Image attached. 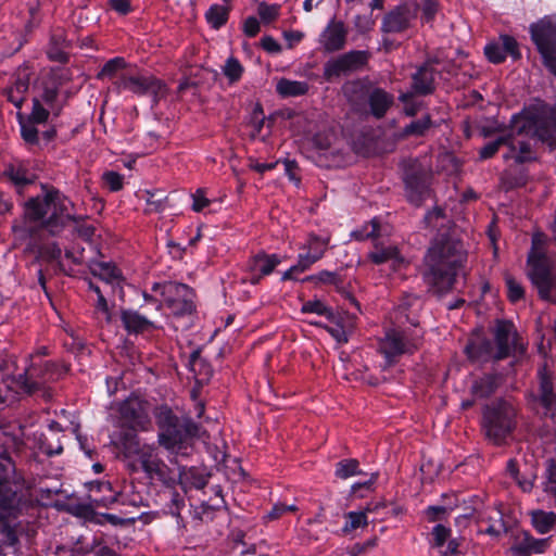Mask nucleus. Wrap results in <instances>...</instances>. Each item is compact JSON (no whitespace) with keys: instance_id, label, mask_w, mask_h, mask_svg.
Masks as SVG:
<instances>
[{"instance_id":"b1692460","label":"nucleus","mask_w":556,"mask_h":556,"mask_svg":"<svg viewBox=\"0 0 556 556\" xmlns=\"http://www.w3.org/2000/svg\"><path fill=\"white\" fill-rule=\"evenodd\" d=\"M540 402L545 409V415L556 419V384L551 372L544 367L539 371Z\"/></svg>"},{"instance_id":"49530a36","label":"nucleus","mask_w":556,"mask_h":556,"mask_svg":"<svg viewBox=\"0 0 556 556\" xmlns=\"http://www.w3.org/2000/svg\"><path fill=\"white\" fill-rule=\"evenodd\" d=\"M505 283L507 287V298L511 303H516L523 299L525 289L510 274H505Z\"/></svg>"},{"instance_id":"9d476101","label":"nucleus","mask_w":556,"mask_h":556,"mask_svg":"<svg viewBox=\"0 0 556 556\" xmlns=\"http://www.w3.org/2000/svg\"><path fill=\"white\" fill-rule=\"evenodd\" d=\"M529 31L544 66L556 75V22L552 18L540 20L530 25Z\"/></svg>"},{"instance_id":"a211bd4d","label":"nucleus","mask_w":556,"mask_h":556,"mask_svg":"<svg viewBox=\"0 0 556 556\" xmlns=\"http://www.w3.org/2000/svg\"><path fill=\"white\" fill-rule=\"evenodd\" d=\"M552 536L538 539L529 531H520L513 535V544L509 547L511 556H532L544 554L551 546Z\"/></svg>"},{"instance_id":"f3484780","label":"nucleus","mask_w":556,"mask_h":556,"mask_svg":"<svg viewBox=\"0 0 556 556\" xmlns=\"http://www.w3.org/2000/svg\"><path fill=\"white\" fill-rule=\"evenodd\" d=\"M3 177L22 193L38 179L36 163L31 160H13L5 165Z\"/></svg>"},{"instance_id":"20e7f679","label":"nucleus","mask_w":556,"mask_h":556,"mask_svg":"<svg viewBox=\"0 0 556 556\" xmlns=\"http://www.w3.org/2000/svg\"><path fill=\"white\" fill-rule=\"evenodd\" d=\"M121 444L126 457L137 456V460L128 465L132 471L141 469L151 481L167 483L170 480V469L160 457L155 446L141 445L137 434L130 431L123 432Z\"/></svg>"},{"instance_id":"e2e57ef3","label":"nucleus","mask_w":556,"mask_h":556,"mask_svg":"<svg viewBox=\"0 0 556 556\" xmlns=\"http://www.w3.org/2000/svg\"><path fill=\"white\" fill-rule=\"evenodd\" d=\"M451 535V529L446 528L443 525H437L432 529L433 544L437 547H441L444 545L448 536Z\"/></svg>"},{"instance_id":"cd10ccee","label":"nucleus","mask_w":556,"mask_h":556,"mask_svg":"<svg viewBox=\"0 0 556 556\" xmlns=\"http://www.w3.org/2000/svg\"><path fill=\"white\" fill-rule=\"evenodd\" d=\"M410 11L406 7H397L389 12L382 21L381 29L384 33H401L409 27Z\"/></svg>"},{"instance_id":"412c9836","label":"nucleus","mask_w":556,"mask_h":556,"mask_svg":"<svg viewBox=\"0 0 556 556\" xmlns=\"http://www.w3.org/2000/svg\"><path fill=\"white\" fill-rule=\"evenodd\" d=\"M42 193L29 198L24 203V218L26 222L40 224L45 228V219L50 212L49 189L47 185H41Z\"/></svg>"},{"instance_id":"052dcab7","label":"nucleus","mask_w":556,"mask_h":556,"mask_svg":"<svg viewBox=\"0 0 556 556\" xmlns=\"http://www.w3.org/2000/svg\"><path fill=\"white\" fill-rule=\"evenodd\" d=\"M545 491L553 495L556 506V463L551 460L546 469Z\"/></svg>"},{"instance_id":"c03bdc74","label":"nucleus","mask_w":556,"mask_h":556,"mask_svg":"<svg viewBox=\"0 0 556 556\" xmlns=\"http://www.w3.org/2000/svg\"><path fill=\"white\" fill-rule=\"evenodd\" d=\"M359 463L355 458L342 459L336 465L334 475L339 479H348L353 476L361 475Z\"/></svg>"},{"instance_id":"9b49d317","label":"nucleus","mask_w":556,"mask_h":556,"mask_svg":"<svg viewBox=\"0 0 556 556\" xmlns=\"http://www.w3.org/2000/svg\"><path fill=\"white\" fill-rule=\"evenodd\" d=\"M51 214L45 219V228L53 236L58 235L68 224V222L78 223L84 219L83 216H76L74 203L58 189L50 187L49 198Z\"/></svg>"},{"instance_id":"423d86ee","label":"nucleus","mask_w":556,"mask_h":556,"mask_svg":"<svg viewBox=\"0 0 556 556\" xmlns=\"http://www.w3.org/2000/svg\"><path fill=\"white\" fill-rule=\"evenodd\" d=\"M400 166L406 199L412 204L420 206L430 195L431 165L426 162V159L408 157L404 159Z\"/></svg>"},{"instance_id":"58836bf2","label":"nucleus","mask_w":556,"mask_h":556,"mask_svg":"<svg viewBox=\"0 0 556 556\" xmlns=\"http://www.w3.org/2000/svg\"><path fill=\"white\" fill-rule=\"evenodd\" d=\"M478 521L488 523L483 532L492 536H500L505 526L502 513L495 509L480 514Z\"/></svg>"},{"instance_id":"c756f323","label":"nucleus","mask_w":556,"mask_h":556,"mask_svg":"<svg viewBox=\"0 0 556 556\" xmlns=\"http://www.w3.org/2000/svg\"><path fill=\"white\" fill-rule=\"evenodd\" d=\"M121 320L128 333L137 334L156 328L153 321L132 309H123Z\"/></svg>"},{"instance_id":"7c9ffc66","label":"nucleus","mask_w":556,"mask_h":556,"mask_svg":"<svg viewBox=\"0 0 556 556\" xmlns=\"http://www.w3.org/2000/svg\"><path fill=\"white\" fill-rule=\"evenodd\" d=\"M68 46L70 43L66 39L65 31L61 28L53 30L47 51L48 58L55 62H67L68 55L65 52V49L68 48Z\"/></svg>"},{"instance_id":"4be33fe9","label":"nucleus","mask_w":556,"mask_h":556,"mask_svg":"<svg viewBox=\"0 0 556 556\" xmlns=\"http://www.w3.org/2000/svg\"><path fill=\"white\" fill-rule=\"evenodd\" d=\"M281 258L278 254H267L260 252L248 261V270L250 274V282L257 285L263 277L270 275L280 264Z\"/></svg>"},{"instance_id":"c85d7f7f","label":"nucleus","mask_w":556,"mask_h":556,"mask_svg":"<svg viewBox=\"0 0 556 556\" xmlns=\"http://www.w3.org/2000/svg\"><path fill=\"white\" fill-rule=\"evenodd\" d=\"M413 92L419 96L431 94L434 89V71L428 63L420 66L412 76Z\"/></svg>"},{"instance_id":"13d9d810","label":"nucleus","mask_w":556,"mask_h":556,"mask_svg":"<svg viewBox=\"0 0 556 556\" xmlns=\"http://www.w3.org/2000/svg\"><path fill=\"white\" fill-rule=\"evenodd\" d=\"M48 117H49V110L43 108L40 100L35 98L33 100V110L29 115V121L31 123L42 124V123L47 122Z\"/></svg>"},{"instance_id":"7ed1b4c3","label":"nucleus","mask_w":556,"mask_h":556,"mask_svg":"<svg viewBox=\"0 0 556 556\" xmlns=\"http://www.w3.org/2000/svg\"><path fill=\"white\" fill-rule=\"evenodd\" d=\"M154 417L159 428L157 442L174 457L170 462L177 463L179 457L188 458L193 450V441L205 432L201 425L190 416H177L168 405L155 407Z\"/></svg>"},{"instance_id":"f704fd0d","label":"nucleus","mask_w":556,"mask_h":556,"mask_svg":"<svg viewBox=\"0 0 556 556\" xmlns=\"http://www.w3.org/2000/svg\"><path fill=\"white\" fill-rule=\"evenodd\" d=\"M531 525L539 534H546L556 527V514L543 509L530 511Z\"/></svg>"},{"instance_id":"3c124183","label":"nucleus","mask_w":556,"mask_h":556,"mask_svg":"<svg viewBox=\"0 0 556 556\" xmlns=\"http://www.w3.org/2000/svg\"><path fill=\"white\" fill-rule=\"evenodd\" d=\"M486 59L493 64H501L505 59V51L502 49L500 40L488 43L484 47Z\"/></svg>"},{"instance_id":"4c0bfd02","label":"nucleus","mask_w":556,"mask_h":556,"mask_svg":"<svg viewBox=\"0 0 556 556\" xmlns=\"http://www.w3.org/2000/svg\"><path fill=\"white\" fill-rule=\"evenodd\" d=\"M434 126L429 114H426L419 119L412 121L401 131L403 138L406 137H425L427 132Z\"/></svg>"},{"instance_id":"f257e3e1","label":"nucleus","mask_w":556,"mask_h":556,"mask_svg":"<svg viewBox=\"0 0 556 556\" xmlns=\"http://www.w3.org/2000/svg\"><path fill=\"white\" fill-rule=\"evenodd\" d=\"M538 138L551 147L556 146V109L540 103L532 105L521 114H515L505 134L508 152L504 159L517 164L535 159L532 141Z\"/></svg>"},{"instance_id":"338daca9","label":"nucleus","mask_w":556,"mask_h":556,"mask_svg":"<svg viewBox=\"0 0 556 556\" xmlns=\"http://www.w3.org/2000/svg\"><path fill=\"white\" fill-rule=\"evenodd\" d=\"M41 255L49 262L59 261L62 255V250L58 243L53 242L42 248Z\"/></svg>"},{"instance_id":"ea45409f","label":"nucleus","mask_w":556,"mask_h":556,"mask_svg":"<svg viewBox=\"0 0 556 556\" xmlns=\"http://www.w3.org/2000/svg\"><path fill=\"white\" fill-rule=\"evenodd\" d=\"M140 198L147 203L146 213H161L166 207L167 197L163 195L161 191L143 190Z\"/></svg>"},{"instance_id":"72a5a7b5","label":"nucleus","mask_w":556,"mask_h":556,"mask_svg":"<svg viewBox=\"0 0 556 556\" xmlns=\"http://www.w3.org/2000/svg\"><path fill=\"white\" fill-rule=\"evenodd\" d=\"M308 90L309 85L307 81L281 78L276 85V91L282 98L301 97L306 94Z\"/></svg>"},{"instance_id":"6e6552de","label":"nucleus","mask_w":556,"mask_h":556,"mask_svg":"<svg viewBox=\"0 0 556 556\" xmlns=\"http://www.w3.org/2000/svg\"><path fill=\"white\" fill-rule=\"evenodd\" d=\"M405 317L414 329L391 328L386 331L384 338L380 341V351L389 363L404 354H413L420 344L422 332L417 329L418 321L410 320L406 315Z\"/></svg>"},{"instance_id":"6ab92c4d","label":"nucleus","mask_w":556,"mask_h":556,"mask_svg":"<svg viewBox=\"0 0 556 556\" xmlns=\"http://www.w3.org/2000/svg\"><path fill=\"white\" fill-rule=\"evenodd\" d=\"M372 87L367 79L349 80L343 84L342 93L355 112H367V100Z\"/></svg>"},{"instance_id":"a878e982","label":"nucleus","mask_w":556,"mask_h":556,"mask_svg":"<svg viewBox=\"0 0 556 556\" xmlns=\"http://www.w3.org/2000/svg\"><path fill=\"white\" fill-rule=\"evenodd\" d=\"M368 258L376 265L390 263L394 270L400 269L405 263L399 248L394 244L376 243Z\"/></svg>"},{"instance_id":"5701e85b","label":"nucleus","mask_w":556,"mask_h":556,"mask_svg":"<svg viewBox=\"0 0 556 556\" xmlns=\"http://www.w3.org/2000/svg\"><path fill=\"white\" fill-rule=\"evenodd\" d=\"M30 76V68L24 63L17 67L13 84L4 90L8 101L17 109H21L25 102V94L29 88Z\"/></svg>"},{"instance_id":"bb28decb","label":"nucleus","mask_w":556,"mask_h":556,"mask_svg":"<svg viewBox=\"0 0 556 556\" xmlns=\"http://www.w3.org/2000/svg\"><path fill=\"white\" fill-rule=\"evenodd\" d=\"M328 244L329 238L311 233L301 248L305 252L300 253L299 256L311 267L324 256Z\"/></svg>"},{"instance_id":"603ef678","label":"nucleus","mask_w":556,"mask_h":556,"mask_svg":"<svg viewBox=\"0 0 556 556\" xmlns=\"http://www.w3.org/2000/svg\"><path fill=\"white\" fill-rule=\"evenodd\" d=\"M223 72L230 83H235L241 78L243 67L237 59L229 58L226 61Z\"/></svg>"},{"instance_id":"1a4fd4ad","label":"nucleus","mask_w":556,"mask_h":556,"mask_svg":"<svg viewBox=\"0 0 556 556\" xmlns=\"http://www.w3.org/2000/svg\"><path fill=\"white\" fill-rule=\"evenodd\" d=\"M152 291L159 292L170 314L176 317L191 315L195 311V293L186 283L177 281L154 282Z\"/></svg>"},{"instance_id":"09e8293b","label":"nucleus","mask_w":556,"mask_h":556,"mask_svg":"<svg viewBox=\"0 0 556 556\" xmlns=\"http://www.w3.org/2000/svg\"><path fill=\"white\" fill-rule=\"evenodd\" d=\"M498 40L502 45V49L505 51V58L509 55L514 61L521 58L519 45L517 40L510 35H500Z\"/></svg>"},{"instance_id":"dca6fc26","label":"nucleus","mask_w":556,"mask_h":556,"mask_svg":"<svg viewBox=\"0 0 556 556\" xmlns=\"http://www.w3.org/2000/svg\"><path fill=\"white\" fill-rule=\"evenodd\" d=\"M494 346L496 349L495 361L507 358L511 355L522 354L525 348L518 343V334L513 323L498 320L494 330Z\"/></svg>"},{"instance_id":"393cba45","label":"nucleus","mask_w":556,"mask_h":556,"mask_svg":"<svg viewBox=\"0 0 556 556\" xmlns=\"http://www.w3.org/2000/svg\"><path fill=\"white\" fill-rule=\"evenodd\" d=\"M393 102L394 97L391 93L374 86L367 100V112H362V114H368L376 119H381L387 115Z\"/></svg>"},{"instance_id":"864d4df0","label":"nucleus","mask_w":556,"mask_h":556,"mask_svg":"<svg viewBox=\"0 0 556 556\" xmlns=\"http://www.w3.org/2000/svg\"><path fill=\"white\" fill-rule=\"evenodd\" d=\"M445 212L442 207L435 206L433 210L428 211L422 219L427 228H437L445 219Z\"/></svg>"},{"instance_id":"39448f33","label":"nucleus","mask_w":556,"mask_h":556,"mask_svg":"<svg viewBox=\"0 0 556 556\" xmlns=\"http://www.w3.org/2000/svg\"><path fill=\"white\" fill-rule=\"evenodd\" d=\"M527 264L528 277L538 289L539 296L556 304V270L554 271V263L546 254L544 244L538 236L532 239Z\"/></svg>"},{"instance_id":"0e129e2a","label":"nucleus","mask_w":556,"mask_h":556,"mask_svg":"<svg viewBox=\"0 0 556 556\" xmlns=\"http://www.w3.org/2000/svg\"><path fill=\"white\" fill-rule=\"evenodd\" d=\"M298 507L295 505H286V504H275L267 514V518L270 520H275L280 518L286 513L296 511Z\"/></svg>"},{"instance_id":"680f3d73","label":"nucleus","mask_w":556,"mask_h":556,"mask_svg":"<svg viewBox=\"0 0 556 556\" xmlns=\"http://www.w3.org/2000/svg\"><path fill=\"white\" fill-rule=\"evenodd\" d=\"M399 100L404 103V113L407 116H415L420 110V103L413 101V93L406 92L399 97Z\"/></svg>"},{"instance_id":"69168bd1","label":"nucleus","mask_w":556,"mask_h":556,"mask_svg":"<svg viewBox=\"0 0 556 556\" xmlns=\"http://www.w3.org/2000/svg\"><path fill=\"white\" fill-rule=\"evenodd\" d=\"M309 266L299 256L298 263L282 274L281 280L296 279L295 275L307 270Z\"/></svg>"},{"instance_id":"473e14b6","label":"nucleus","mask_w":556,"mask_h":556,"mask_svg":"<svg viewBox=\"0 0 556 556\" xmlns=\"http://www.w3.org/2000/svg\"><path fill=\"white\" fill-rule=\"evenodd\" d=\"M90 273L106 283H112L121 278L119 269L112 262L91 260L88 262Z\"/></svg>"},{"instance_id":"aec40b11","label":"nucleus","mask_w":556,"mask_h":556,"mask_svg":"<svg viewBox=\"0 0 556 556\" xmlns=\"http://www.w3.org/2000/svg\"><path fill=\"white\" fill-rule=\"evenodd\" d=\"M348 28L342 21L331 18L319 35V43L325 52L342 50L346 45Z\"/></svg>"},{"instance_id":"774afa93","label":"nucleus","mask_w":556,"mask_h":556,"mask_svg":"<svg viewBox=\"0 0 556 556\" xmlns=\"http://www.w3.org/2000/svg\"><path fill=\"white\" fill-rule=\"evenodd\" d=\"M279 13V7L278 5H268L266 3H262L258 8V14L260 17L264 22H271L274 21Z\"/></svg>"},{"instance_id":"4d7b16f0","label":"nucleus","mask_w":556,"mask_h":556,"mask_svg":"<svg viewBox=\"0 0 556 556\" xmlns=\"http://www.w3.org/2000/svg\"><path fill=\"white\" fill-rule=\"evenodd\" d=\"M502 146H506L505 135L483 146L479 152L480 159L486 160L492 157L497 153Z\"/></svg>"},{"instance_id":"5fc2aeb1","label":"nucleus","mask_w":556,"mask_h":556,"mask_svg":"<svg viewBox=\"0 0 556 556\" xmlns=\"http://www.w3.org/2000/svg\"><path fill=\"white\" fill-rule=\"evenodd\" d=\"M36 123H31L30 121L28 123H23L21 125V135L22 138L25 140L28 144H38L40 141V136L37 127L35 126Z\"/></svg>"},{"instance_id":"6e6d98bb","label":"nucleus","mask_w":556,"mask_h":556,"mask_svg":"<svg viewBox=\"0 0 556 556\" xmlns=\"http://www.w3.org/2000/svg\"><path fill=\"white\" fill-rule=\"evenodd\" d=\"M58 89L53 86H45L41 99L49 106V109L55 114L59 115L61 108L55 105V101L58 99Z\"/></svg>"},{"instance_id":"37998d69","label":"nucleus","mask_w":556,"mask_h":556,"mask_svg":"<svg viewBox=\"0 0 556 556\" xmlns=\"http://www.w3.org/2000/svg\"><path fill=\"white\" fill-rule=\"evenodd\" d=\"M301 312L304 314H317L319 316H325L330 321L336 319L333 311L320 300L304 302Z\"/></svg>"},{"instance_id":"a18cd8bd","label":"nucleus","mask_w":556,"mask_h":556,"mask_svg":"<svg viewBox=\"0 0 556 556\" xmlns=\"http://www.w3.org/2000/svg\"><path fill=\"white\" fill-rule=\"evenodd\" d=\"M346 521L342 528L344 533H350L358 528L367 526V516L364 511H349L345 515Z\"/></svg>"},{"instance_id":"de8ad7c7","label":"nucleus","mask_w":556,"mask_h":556,"mask_svg":"<svg viewBox=\"0 0 556 556\" xmlns=\"http://www.w3.org/2000/svg\"><path fill=\"white\" fill-rule=\"evenodd\" d=\"M126 62L123 58L116 56L109 60L97 75L98 79L112 78L116 73L124 68Z\"/></svg>"},{"instance_id":"bf43d9fd","label":"nucleus","mask_w":556,"mask_h":556,"mask_svg":"<svg viewBox=\"0 0 556 556\" xmlns=\"http://www.w3.org/2000/svg\"><path fill=\"white\" fill-rule=\"evenodd\" d=\"M103 181L112 192L119 191L124 186V177L117 172L109 170L102 176Z\"/></svg>"},{"instance_id":"4468645a","label":"nucleus","mask_w":556,"mask_h":556,"mask_svg":"<svg viewBox=\"0 0 556 556\" xmlns=\"http://www.w3.org/2000/svg\"><path fill=\"white\" fill-rule=\"evenodd\" d=\"M150 403L137 395L124 400L118 407L122 425L132 433L136 430L146 431L151 425L149 416Z\"/></svg>"},{"instance_id":"79ce46f5","label":"nucleus","mask_w":556,"mask_h":556,"mask_svg":"<svg viewBox=\"0 0 556 556\" xmlns=\"http://www.w3.org/2000/svg\"><path fill=\"white\" fill-rule=\"evenodd\" d=\"M229 17V8L222 4H213L205 13L206 22L214 29L224 26Z\"/></svg>"},{"instance_id":"2f4dec72","label":"nucleus","mask_w":556,"mask_h":556,"mask_svg":"<svg viewBox=\"0 0 556 556\" xmlns=\"http://www.w3.org/2000/svg\"><path fill=\"white\" fill-rule=\"evenodd\" d=\"M502 382V377L497 374H485L476 379L471 386V392L477 397H489L492 395Z\"/></svg>"},{"instance_id":"c9c22d12","label":"nucleus","mask_w":556,"mask_h":556,"mask_svg":"<svg viewBox=\"0 0 556 556\" xmlns=\"http://www.w3.org/2000/svg\"><path fill=\"white\" fill-rule=\"evenodd\" d=\"M468 357L471 359L486 362L490 359L495 361L496 349L494 343L488 339L481 340L478 343L469 344L466 348Z\"/></svg>"},{"instance_id":"e433bc0d","label":"nucleus","mask_w":556,"mask_h":556,"mask_svg":"<svg viewBox=\"0 0 556 556\" xmlns=\"http://www.w3.org/2000/svg\"><path fill=\"white\" fill-rule=\"evenodd\" d=\"M303 281L313 282L315 286L328 285L333 286L338 292L344 290V279L339 271L321 270L317 274L309 275L303 279Z\"/></svg>"},{"instance_id":"0eeeda50","label":"nucleus","mask_w":556,"mask_h":556,"mask_svg":"<svg viewBox=\"0 0 556 556\" xmlns=\"http://www.w3.org/2000/svg\"><path fill=\"white\" fill-rule=\"evenodd\" d=\"M482 427L485 437L495 445H502L516 428V410L505 401L485 407Z\"/></svg>"},{"instance_id":"8fccbe9b","label":"nucleus","mask_w":556,"mask_h":556,"mask_svg":"<svg viewBox=\"0 0 556 556\" xmlns=\"http://www.w3.org/2000/svg\"><path fill=\"white\" fill-rule=\"evenodd\" d=\"M185 506V498L177 491L169 492V502L166 504V513L176 517L178 522L182 520L180 511Z\"/></svg>"},{"instance_id":"f8f14e48","label":"nucleus","mask_w":556,"mask_h":556,"mask_svg":"<svg viewBox=\"0 0 556 556\" xmlns=\"http://www.w3.org/2000/svg\"><path fill=\"white\" fill-rule=\"evenodd\" d=\"M53 369L54 365L49 362L31 364L24 372L12 378V384H8V388L14 389L18 394H33L40 390L46 382L54 379Z\"/></svg>"},{"instance_id":"f03ea898","label":"nucleus","mask_w":556,"mask_h":556,"mask_svg":"<svg viewBox=\"0 0 556 556\" xmlns=\"http://www.w3.org/2000/svg\"><path fill=\"white\" fill-rule=\"evenodd\" d=\"M466 258L459 241L445 236L435 238L425 256L424 279L429 290L439 296L451 292Z\"/></svg>"},{"instance_id":"2eb2a0df","label":"nucleus","mask_w":556,"mask_h":556,"mask_svg":"<svg viewBox=\"0 0 556 556\" xmlns=\"http://www.w3.org/2000/svg\"><path fill=\"white\" fill-rule=\"evenodd\" d=\"M119 87L137 96L151 97L153 105L164 98L167 92L165 84L152 75L123 76Z\"/></svg>"},{"instance_id":"a19ab883","label":"nucleus","mask_w":556,"mask_h":556,"mask_svg":"<svg viewBox=\"0 0 556 556\" xmlns=\"http://www.w3.org/2000/svg\"><path fill=\"white\" fill-rule=\"evenodd\" d=\"M88 289L97 294V302L94 305V313L97 314V318L101 321L109 324L111 321V313L108 301L103 295L100 287L92 282L91 280H88Z\"/></svg>"},{"instance_id":"ddd939ff","label":"nucleus","mask_w":556,"mask_h":556,"mask_svg":"<svg viewBox=\"0 0 556 556\" xmlns=\"http://www.w3.org/2000/svg\"><path fill=\"white\" fill-rule=\"evenodd\" d=\"M369 58L370 53L366 50H351L332 58L324 65V78L327 81H333L341 76L361 71L367 65Z\"/></svg>"}]
</instances>
